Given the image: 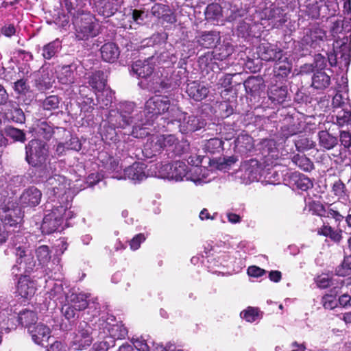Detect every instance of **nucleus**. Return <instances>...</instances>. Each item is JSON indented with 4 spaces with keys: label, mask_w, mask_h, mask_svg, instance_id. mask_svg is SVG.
Here are the masks:
<instances>
[{
    "label": "nucleus",
    "mask_w": 351,
    "mask_h": 351,
    "mask_svg": "<svg viewBox=\"0 0 351 351\" xmlns=\"http://www.w3.org/2000/svg\"><path fill=\"white\" fill-rule=\"evenodd\" d=\"M146 108L149 123L152 121L153 117L166 113L164 119L167 120V125H176L182 134L199 130L206 125V120L201 116L188 115L176 105L171 104L167 97H151L147 101Z\"/></svg>",
    "instance_id": "nucleus-1"
},
{
    "label": "nucleus",
    "mask_w": 351,
    "mask_h": 351,
    "mask_svg": "<svg viewBox=\"0 0 351 351\" xmlns=\"http://www.w3.org/2000/svg\"><path fill=\"white\" fill-rule=\"evenodd\" d=\"M147 102L143 112L140 111L134 102L122 101L116 105L115 108L111 109L110 122L115 125L122 126L125 129L132 125L131 135L135 138H144L149 134V126L152 125L158 117H154L152 121L149 123L148 113L146 108Z\"/></svg>",
    "instance_id": "nucleus-2"
},
{
    "label": "nucleus",
    "mask_w": 351,
    "mask_h": 351,
    "mask_svg": "<svg viewBox=\"0 0 351 351\" xmlns=\"http://www.w3.org/2000/svg\"><path fill=\"white\" fill-rule=\"evenodd\" d=\"M189 149V143L183 137L179 140L174 134H152L148 136L142 150L147 158L159 154L165 150L169 158L182 156Z\"/></svg>",
    "instance_id": "nucleus-3"
},
{
    "label": "nucleus",
    "mask_w": 351,
    "mask_h": 351,
    "mask_svg": "<svg viewBox=\"0 0 351 351\" xmlns=\"http://www.w3.org/2000/svg\"><path fill=\"white\" fill-rule=\"evenodd\" d=\"M3 301L5 305L0 308V326L5 333L16 329L19 324L28 330L29 327L37 323L38 317L34 311L24 309L17 312L16 308L13 309L15 305H9L4 297Z\"/></svg>",
    "instance_id": "nucleus-4"
},
{
    "label": "nucleus",
    "mask_w": 351,
    "mask_h": 351,
    "mask_svg": "<svg viewBox=\"0 0 351 351\" xmlns=\"http://www.w3.org/2000/svg\"><path fill=\"white\" fill-rule=\"evenodd\" d=\"M46 187L49 202L67 206L74 195L82 190V189H75V187H71L70 180L66 177L58 174L47 179Z\"/></svg>",
    "instance_id": "nucleus-5"
},
{
    "label": "nucleus",
    "mask_w": 351,
    "mask_h": 351,
    "mask_svg": "<svg viewBox=\"0 0 351 351\" xmlns=\"http://www.w3.org/2000/svg\"><path fill=\"white\" fill-rule=\"evenodd\" d=\"M231 14L229 16L230 20L234 21L239 17H245V19L241 21L237 27L238 35L242 38H247L250 36H256L254 29L259 23V20L256 16V8L254 6H250L245 4L240 8L236 5L232 7Z\"/></svg>",
    "instance_id": "nucleus-6"
},
{
    "label": "nucleus",
    "mask_w": 351,
    "mask_h": 351,
    "mask_svg": "<svg viewBox=\"0 0 351 351\" xmlns=\"http://www.w3.org/2000/svg\"><path fill=\"white\" fill-rule=\"evenodd\" d=\"M68 207L66 205H59L49 202L47 203V213L45 214L40 228L43 233L49 234L58 230L64 219L73 217V212L68 210Z\"/></svg>",
    "instance_id": "nucleus-7"
},
{
    "label": "nucleus",
    "mask_w": 351,
    "mask_h": 351,
    "mask_svg": "<svg viewBox=\"0 0 351 351\" xmlns=\"http://www.w3.org/2000/svg\"><path fill=\"white\" fill-rule=\"evenodd\" d=\"M165 69L156 72L153 79L147 84V88L154 93H167L180 86L182 84V71H173L170 76H168V73L165 75Z\"/></svg>",
    "instance_id": "nucleus-8"
},
{
    "label": "nucleus",
    "mask_w": 351,
    "mask_h": 351,
    "mask_svg": "<svg viewBox=\"0 0 351 351\" xmlns=\"http://www.w3.org/2000/svg\"><path fill=\"white\" fill-rule=\"evenodd\" d=\"M49 156V147L46 142L39 139H32L25 146V160L28 164L34 167L43 168L47 174L49 170L46 166Z\"/></svg>",
    "instance_id": "nucleus-9"
},
{
    "label": "nucleus",
    "mask_w": 351,
    "mask_h": 351,
    "mask_svg": "<svg viewBox=\"0 0 351 351\" xmlns=\"http://www.w3.org/2000/svg\"><path fill=\"white\" fill-rule=\"evenodd\" d=\"M298 3L313 19L334 16L338 6L333 0H298Z\"/></svg>",
    "instance_id": "nucleus-10"
},
{
    "label": "nucleus",
    "mask_w": 351,
    "mask_h": 351,
    "mask_svg": "<svg viewBox=\"0 0 351 351\" xmlns=\"http://www.w3.org/2000/svg\"><path fill=\"white\" fill-rule=\"evenodd\" d=\"M35 254L39 265L44 268L45 275L53 273L54 278L58 279L64 276L62 265L60 264V258L58 256H54L51 261H50L51 259V251L48 245H40L36 247Z\"/></svg>",
    "instance_id": "nucleus-11"
},
{
    "label": "nucleus",
    "mask_w": 351,
    "mask_h": 351,
    "mask_svg": "<svg viewBox=\"0 0 351 351\" xmlns=\"http://www.w3.org/2000/svg\"><path fill=\"white\" fill-rule=\"evenodd\" d=\"M17 257L16 264L11 269V275L18 278L27 276L36 266V261L25 245H15L14 252Z\"/></svg>",
    "instance_id": "nucleus-12"
},
{
    "label": "nucleus",
    "mask_w": 351,
    "mask_h": 351,
    "mask_svg": "<svg viewBox=\"0 0 351 351\" xmlns=\"http://www.w3.org/2000/svg\"><path fill=\"white\" fill-rule=\"evenodd\" d=\"M73 23L78 40H86L99 34V25L95 17L90 12L82 13L80 17L73 19Z\"/></svg>",
    "instance_id": "nucleus-13"
},
{
    "label": "nucleus",
    "mask_w": 351,
    "mask_h": 351,
    "mask_svg": "<svg viewBox=\"0 0 351 351\" xmlns=\"http://www.w3.org/2000/svg\"><path fill=\"white\" fill-rule=\"evenodd\" d=\"M115 322V317L111 315H103L98 319L96 324L98 326L99 334H103L101 337L108 338L109 341L122 339L128 335L127 328L121 324H112Z\"/></svg>",
    "instance_id": "nucleus-14"
},
{
    "label": "nucleus",
    "mask_w": 351,
    "mask_h": 351,
    "mask_svg": "<svg viewBox=\"0 0 351 351\" xmlns=\"http://www.w3.org/2000/svg\"><path fill=\"white\" fill-rule=\"evenodd\" d=\"M332 118L335 117L336 123L339 126L351 124V106L348 93L337 92L332 100Z\"/></svg>",
    "instance_id": "nucleus-15"
},
{
    "label": "nucleus",
    "mask_w": 351,
    "mask_h": 351,
    "mask_svg": "<svg viewBox=\"0 0 351 351\" xmlns=\"http://www.w3.org/2000/svg\"><path fill=\"white\" fill-rule=\"evenodd\" d=\"M269 6L265 7L261 12L256 10V16L259 21H268L272 27L280 29L288 20L286 13L287 6H278L269 2Z\"/></svg>",
    "instance_id": "nucleus-16"
},
{
    "label": "nucleus",
    "mask_w": 351,
    "mask_h": 351,
    "mask_svg": "<svg viewBox=\"0 0 351 351\" xmlns=\"http://www.w3.org/2000/svg\"><path fill=\"white\" fill-rule=\"evenodd\" d=\"M343 287V281L337 282V285L330 290V293L322 297L323 306L326 309H334L338 304L341 306H351V283L347 285L349 291L343 293L338 300L336 295L339 293L340 289Z\"/></svg>",
    "instance_id": "nucleus-17"
},
{
    "label": "nucleus",
    "mask_w": 351,
    "mask_h": 351,
    "mask_svg": "<svg viewBox=\"0 0 351 351\" xmlns=\"http://www.w3.org/2000/svg\"><path fill=\"white\" fill-rule=\"evenodd\" d=\"M5 195L0 193V202L3 204L0 205V220L5 226H16L19 224L22 220V213L21 208L15 206L14 203L5 202Z\"/></svg>",
    "instance_id": "nucleus-18"
},
{
    "label": "nucleus",
    "mask_w": 351,
    "mask_h": 351,
    "mask_svg": "<svg viewBox=\"0 0 351 351\" xmlns=\"http://www.w3.org/2000/svg\"><path fill=\"white\" fill-rule=\"evenodd\" d=\"M264 173L265 169L262 164L256 159L245 161L239 171L241 179L245 184L259 180L264 176Z\"/></svg>",
    "instance_id": "nucleus-19"
},
{
    "label": "nucleus",
    "mask_w": 351,
    "mask_h": 351,
    "mask_svg": "<svg viewBox=\"0 0 351 351\" xmlns=\"http://www.w3.org/2000/svg\"><path fill=\"white\" fill-rule=\"evenodd\" d=\"M90 295L89 293H86L82 291H80L78 289H68V293L65 296V302H68L75 306L77 310L81 311L86 308L90 309L92 306H90V300L88 299ZM93 307L95 308V313L93 316H95L97 313H98L99 309V305L98 303L93 302Z\"/></svg>",
    "instance_id": "nucleus-20"
},
{
    "label": "nucleus",
    "mask_w": 351,
    "mask_h": 351,
    "mask_svg": "<svg viewBox=\"0 0 351 351\" xmlns=\"http://www.w3.org/2000/svg\"><path fill=\"white\" fill-rule=\"evenodd\" d=\"M92 332L93 328L88 322H80L76 328L75 336L71 344V348L80 350L90 346L93 340Z\"/></svg>",
    "instance_id": "nucleus-21"
},
{
    "label": "nucleus",
    "mask_w": 351,
    "mask_h": 351,
    "mask_svg": "<svg viewBox=\"0 0 351 351\" xmlns=\"http://www.w3.org/2000/svg\"><path fill=\"white\" fill-rule=\"evenodd\" d=\"M117 179H128L134 183H139L148 177L149 174V167L143 162H135L132 165L124 169L123 175L114 176Z\"/></svg>",
    "instance_id": "nucleus-22"
},
{
    "label": "nucleus",
    "mask_w": 351,
    "mask_h": 351,
    "mask_svg": "<svg viewBox=\"0 0 351 351\" xmlns=\"http://www.w3.org/2000/svg\"><path fill=\"white\" fill-rule=\"evenodd\" d=\"M49 278V280H45L46 285L45 289H47L46 293V299L49 298L51 300L58 301L60 303H63L65 302V296L68 293L63 288L62 283L61 282V279L55 278L54 274L51 273L49 275H47Z\"/></svg>",
    "instance_id": "nucleus-23"
},
{
    "label": "nucleus",
    "mask_w": 351,
    "mask_h": 351,
    "mask_svg": "<svg viewBox=\"0 0 351 351\" xmlns=\"http://www.w3.org/2000/svg\"><path fill=\"white\" fill-rule=\"evenodd\" d=\"M157 58L152 56L145 60H138L131 66V71L138 77L147 80V83L154 76L155 64Z\"/></svg>",
    "instance_id": "nucleus-24"
},
{
    "label": "nucleus",
    "mask_w": 351,
    "mask_h": 351,
    "mask_svg": "<svg viewBox=\"0 0 351 351\" xmlns=\"http://www.w3.org/2000/svg\"><path fill=\"white\" fill-rule=\"evenodd\" d=\"M326 38V32L317 25H313L306 29L302 38V44L317 49L321 47Z\"/></svg>",
    "instance_id": "nucleus-25"
},
{
    "label": "nucleus",
    "mask_w": 351,
    "mask_h": 351,
    "mask_svg": "<svg viewBox=\"0 0 351 351\" xmlns=\"http://www.w3.org/2000/svg\"><path fill=\"white\" fill-rule=\"evenodd\" d=\"M211 173L212 172H210V170L202 165L187 167L186 180L192 181L195 185H202L212 180L213 178L210 177Z\"/></svg>",
    "instance_id": "nucleus-26"
},
{
    "label": "nucleus",
    "mask_w": 351,
    "mask_h": 351,
    "mask_svg": "<svg viewBox=\"0 0 351 351\" xmlns=\"http://www.w3.org/2000/svg\"><path fill=\"white\" fill-rule=\"evenodd\" d=\"M258 57L266 62H275L280 60L285 52L276 45L271 43H261L257 49Z\"/></svg>",
    "instance_id": "nucleus-27"
},
{
    "label": "nucleus",
    "mask_w": 351,
    "mask_h": 351,
    "mask_svg": "<svg viewBox=\"0 0 351 351\" xmlns=\"http://www.w3.org/2000/svg\"><path fill=\"white\" fill-rule=\"evenodd\" d=\"M119 7V0H95L93 10L100 16L109 18L117 12Z\"/></svg>",
    "instance_id": "nucleus-28"
},
{
    "label": "nucleus",
    "mask_w": 351,
    "mask_h": 351,
    "mask_svg": "<svg viewBox=\"0 0 351 351\" xmlns=\"http://www.w3.org/2000/svg\"><path fill=\"white\" fill-rule=\"evenodd\" d=\"M27 331L31 335L32 341L42 346H45V343H48L51 338L50 328L42 323L35 324L29 327Z\"/></svg>",
    "instance_id": "nucleus-29"
},
{
    "label": "nucleus",
    "mask_w": 351,
    "mask_h": 351,
    "mask_svg": "<svg viewBox=\"0 0 351 351\" xmlns=\"http://www.w3.org/2000/svg\"><path fill=\"white\" fill-rule=\"evenodd\" d=\"M5 119L16 123H24L25 116L19 104L14 101H8L3 108Z\"/></svg>",
    "instance_id": "nucleus-30"
},
{
    "label": "nucleus",
    "mask_w": 351,
    "mask_h": 351,
    "mask_svg": "<svg viewBox=\"0 0 351 351\" xmlns=\"http://www.w3.org/2000/svg\"><path fill=\"white\" fill-rule=\"evenodd\" d=\"M274 75L276 81L285 80L291 71L292 63L285 53L280 58L274 62Z\"/></svg>",
    "instance_id": "nucleus-31"
},
{
    "label": "nucleus",
    "mask_w": 351,
    "mask_h": 351,
    "mask_svg": "<svg viewBox=\"0 0 351 351\" xmlns=\"http://www.w3.org/2000/svg\"><path fill=\"white\" fill-rule=\"evenodd\" d=\"M110 121V114H108L106 120L104 121L101 125V135L102 139L109 141V143H119L121 141V139L117 129L125 128L122 126L112 124Z\"/></svg>",
    "instance_id": "nucleus-32"
},
{
    "label": "nucleus",
    "mask_w": 351,
    "mask_h": 351,
    "mask_svg": "<svg viewBox=\"0 0 351 351\" xmlns=\"http://www.w3.org/2000/svg\"><path fill=\"white\" fill-rule=\"evenodd\" d=\"M186 92L195 101H201L208 96L209 88L204 83L192 81L187 84Z\"/></svg>",
    "instance_id": "nucleus-33"
},
{
    "label": "nucleus",
    "mask_w": 351,
    "mask_h": 351,
    "mask_svg": "<svg viewBox=\"0 0 351 351\" xmlns=\"http://www.w3.org/2000/svg\"><path fill=\"white\" fill-rule=\"evenodd\" d=\"M36 287L35 282L29 276H21L18 280L16 291L21 298L29 299L34 295Z\"/></svg>",
    "instance_id": "nucleus-34"
},
{
    "label": "nucleus",
    "mask_w": 351,
    "mask_h": 351,
    "mask_svg": "<svg viewBox=\"0 0 351 351\" xmlns=\"http://www.w3.org/2000/svg\"><path fill=\"white\" fill-rule=\"evenodd\" d=\"M42 193L35 186H31L25 189L20 197V204L23 207H34L40 202Z\"/></svg>",
    "instance_id": "nucleus-35"
},
{
    "label": "nucleus",
    "mask_w": 351,
    "mask_h": 351,
    "mask_svg": "<svg viewBox=\"0 0 351 351\" xmlns=\"http://www.w3.org/2000/svg\"><path fill=\"white\" fill-rule=\"evenodd\" d=\"M289 184L293 190L306 191L313 187V182L306 176L295 171L289 176Z\"/></svg>",
    "instance_id": "nucleus-36"
},
{
    "label": "nucleus",
    "mask_w": 351,
    "mask_h": 351,
    "mask_svg": "<svg viewBox=\"0 0 351 351\" xmlns=\"http://www.w3.org/2000/svg\"><path fill=\"white\" fill-rule=\"evenodd\" d=\"M76 66L75 65H64L59 68L56 71L57 78L58 82L62 84H71L75 82V73Z\"/></svg>",
    "instance_id": "nucleus-37"
},
{
    "label": "nucleus",
    "mask_w": 351,
    "mask_h": 351,
    "mask_svg": "<svg viewBox=\"0 0 351 351\" xmlns=\"http://www.w3.org/2000/svg\"><path fill=\"white\" fill-rule=\"evenodd\" d=\"M54 126L50 122L41 119L36 120L33 128V130L37 136L47 141L52 137L54 134Z\"/></svg>",
    "instance_id": "nucleus-38"
},
{
    "label": "nucleus",
    "mask_w": 351,
    "mask_h": 351,
    "mask_svg": "<svg viewBox=\"0 0 351 351\" xmlns=\"http://www.w3.org/2000/svg\"><path fill=\"white\" fill-rule=\"evenodd\" d=\"M172 165L171 163L152 164L149 165V174L151 177H156L162 179H167L171 180L172 178L171 173Z\"/></svg>",
    "instance_id": "nucleus-39"
},
{
    "label": "nucleus",
    "mask_w": 351,
    "mask_h": 351,
    "mask_svg": "<svg viewBox=\"0 0 351 351\" xmlns=\"http://www.w3.org/2000/svg\"><path fill=\"white\" fill-rule=\"evenodd\" d=\"M102 59L107 62H114L120 55L118 46L114 43H105L100 49Z\"/></svg>",
    "instance_id": "nucleus-40"
},
{
    "label": "nucleus",
    "mask_w": 351,
    "mask_h": 351,
    "mask_svg": "<svg viewBox=\"0 0 351 351\" xmlns=\"http://www.w3.org/2000/svg\"><path fill=\"white\" fill-rule=\"evenodd\" d=\"M261 150L265 161L278 158V151L276 147V143L273 139H264L261 143Z\"/></svg>",
    "instance_id": "nucleus-41"
},
{
    "label": "nucleus",
    "mask_w": 351,
    "mask_h": 351,
    "mask_svg": "<svg viewBox=\"0 0 351 351\" xmlns=\"http://www.w3.org/2000/svg\"><path fill=\"white\" fill-rule=\"evenodd\" d=\"M219 40L220 36L218 32H206L197 38V42L202 47L209 49L216 47Z\"/></svg>",
    "instance_id": "nucleus-42"
},
{
    "label": "nucleus",
    "mask_w": 351,
    "mask_h": 351,
    "mask_svg": "<svg viewBox=\"0 0 351 351\" xmlns=\"http://www.w3.org/2000/svg\"><path fill=\"white\" fill-rule=\"evenodd\" d=\"M319 145L323 149L330 150L338 144L337 137L330 134L326 130H321L317 134Z\"/></svg>",
    "instance_id": "nucleus-43"
},
{
    "label": "nucleus",
    "mask_w": 351,
    "mask_h": 351,
    "mask_svg": "<svg viewBox=\"0 0 351 351\" xmlns=\"http://www.w3.org/2000/svg\"><path fill=\"white\" fill-rule=\"evenodd\" d=\"M62 49V42L57 38L46 45L42 48V56L45 60H51L57 56Z\"/></svg>",
    "instance_id": "nucleus-44"
},
{
    "label": "nucleus",
    "mask_w": 351,
    "mask_h": 351,
    "mask_svg": "<svg viewBox=\"0 0 351 351\" xmlns=\"http://www.w3.org/2000/svg\"><path fill=\"white\" fill-rule=\"evenodd\" d=\"M88 84L95 93L100 92L106 86V79L101 71H97L91 74L88 78Z\"/></svg>",
    "instance_id": "nucleus-45"
},
{
    "label": "nucleus",
    "mask_w": 351,
    "mask_h": 351,
    "mask_svg": "<svg viewBox=\"0 0 351 351\" xmlns=\"http://www.w3.org/2000/svg\"><path fill=\"white\" fill-rule=\"evenodd\" d=\"M330 84V77L324 71H317L312 76V86L317 90H324Z\"/></svg>",
    "instance_id": "nucleus-46"
},
{
    "label": "nucleus",
    "mask_w": 351,
    "mask_h": 351,
    "mask_svg": "<svg viewBox=\"0 0 351 351\" xmlns=\"http://www.w3.org/2000/svg\"><path fill=\"white\" fill-rule=\"evenodd\" d=\"M287 94L288 90L286 86H278L274 85L270 88L269 98L274 103L282 104L286 101Z\"/></svg>",
    "instance_id": "nucleus-47"
},
{
    "label": "nucleus",
    "mask_w": 351,
    "mask_h": 351,
    "mask_svg": "<svg viewBox=\"0 0 351 351\" xmlns=\"http://www.w3.org/2000/svg\"><path fill=\"white\" fill-rule=\"evenodd\" d=\"M235 147L241 153L250 152L254 147L253 138L247 134H241L235 140Z\"/></svg>",
    "instance_id": "nucleus-48"
},
{
    "label": "nucleus",
    "mask_w": 351,
    "mask_h": 351,
    "mask_svg": "<svg viewBox=\"0 0 351 351\" xmlns=\"http://www.w3.org/2000/svg\"><path fill=\"white\" fill-rule=\"evenodd\" d=\"M171 173L172 178L171 180H175L176 182L182 181L184 178L186 179V176L187 175V166L183 161H176L173 163H171Z\"/></svg>",
    "instance_id": "nucleus-49"
},
{
    "label": "nucleus",
    "mask_w": 351,
    "mask_h": 351,
    "mask_svg": "<svg viewBox=\"0 0 351 351\" xmlns=\"http://www.w3.org/2000/svg\"><path fill=\"white\" fill-rule=\"evenodd\" d=\"M216 60L215 56L213 51H208L199 57L198 63L202 69L214 71L217 68L218 70H221V69L216 63Z\"/></svg>",
    "instance_id": "nucleus-50"
},
{
    "label": "nucleus",
    "mask_w": 351,
    "mask_h": 351,
    "mask_svg": "<svg viewBox=\"0 0 351 351\" xmlns=\"http://www.w3.org/2000/svg\"><path fill=\"white\" fill-rule=\"evenodd\" d=\"M114 93L108 88H104L100 92L95 93L97 101L100 108H105L110 106L112 102Z\"/></svg>",
    "instance_id": "nucleus-51"
},
{
    "label": "nucleus",
    "mask_w": 351,
    "mask_h": 351,
    "mask_svg": "<svg viewBox=\"0 0 351 351\" xmlns=\"http://www.w3.org/2000/svg\"><path fill=\"white\" fill-rule=\"evenodd\" d=\"M83 0H64L66 9L71 15L73 16V19L80 17L82 13Z\"/></svg>",
    "instance_id": "nucleus-52"
},
{
    "label": "nucleus",
    "mask_w": 351,
    "mask_h": 351,
    "mask_svg": "<svg viewBox=\"0 0 351 351\" xmlns=\"http://www.w3.org/2000/svg\"><path fill=\"white\" fill-rule=\"evenodd\" d=\"M234 51V47L228 42H223V44L219 47H215L213 54L215 56V59L219 61H222L230 56Z\"/></svg>",
    "instance_id": "nucleus-53"
},
{
    "label": "nucleus",
    "mask_w": 351,
    "mask_h": 351,
    "mask_svg": "<svg viewBox=\"0 0 351 351\" xmlns=\"http://www.w3.org/2000/svg\"><path fill=\"white\" fill-rule=\"evenodd\" d=\"M204 149L210 154H220L223 150V142L219 138H213L204 144Z\"/></svg>",
    "instance_id": "nucleus-54"
},
{
    "label": "nucleus",
    "mask_w": 351,
    "mask_h": 351,
    "mask_svg": "<svg viewBox=\"0 0 351 351\" xmlns=\"http://www.w3.org/2000/svg\"><path fill=\"white\" fill-rule=\"evenodd\" d=\"M292 162L304 171L309 172L314 168L313 162L305 155H294Z\"/></svg>",
    "instance_id": "nucleus-55"
},
{
    "label": "nucleus",
    "mask_w": 351,
    "mask_h": 351,
    "mask_svg": "<svg viewBox=\"0 0 351 351\" xmlns=\"http://www.w3.org/2000/svg\"><path fill=\"white\" fill-rule=\"evenodd\" d=\"M204 14L206 20L219 21L222 16V9L218 3H210L206 7Z\"/></svg>",
    "instance_id": "nucleus-56"
},
{
    "label": "nucleus",
    "mask_w": 351,
    "mask_h": 351,
    "mask_svg": "<svg viewBox=\"0 0 351 351\" xmlns=\"http://www.w3.org/2000/svg\"><path fill=\"white\" fill-rule=\"evenodd\" d=\"M241 317L247 322L252 323L260 320L262 315L258 308L249 306L247 309L241 311Z\"/></svg>",
    "instance_id": "nucleus-57"
},
{
    "label": "nucleus",
    "mask_w": 351,
    "mask_h": 351,
    "mask_svg": "<svg viewBox=\"0 0 351 351\" xmlns=\"http://www.w3.org/2000/svg\"><path fill=\"white\" fill-rule=\"evenodd\" d=\"M237 125L234 123L224 122L220 128V133L226 141L232 139L237 134Z\"/></svg>",
    "instance_id": "nucleus-58"
},
{
    "label": "nucleus",
    "mask_w": 351,
    "mask_h": 351,
    "mask_svg": "<svg viewBox=\"0 0 351 351\" xmlns=\"http://www.w3.org/2000/svg\"><path fill=\"white\" fill-rule=\"evenodd\" d=\"M295 145L298 152H303L313 148L315 145V143L309 138L299 136V138L295 141Z\"/></svg>",
    "instance_id": "nucleus-59"
},
{
    "label": "nucleus",
    "mask_w": 351,
    "mask_h": 351,
    "mask_svg": "<svg viewBox=\"0 0 351 351\" xmlns=\"http://www.w3.org/2000/svg\"><path fill=\"white\" fill-rule=\"evenodd\" d=\"M351 271V255L345 256L340 265L336 269L335 273L339 276H346Z\"/></svg>",
    "instance_id": "nucleus-60"
},
{
    "label": "nucleus",
    "mask_w": 351,
    "mask_h": 351,
    "mask_svg": "<svg viewBox=\"0 0 351 351\" xmlns=\"http://www.w3.org/2000/svg\"><path fill=\"white\" fill-rule=\"evenodd\" d=\"M302 131V128L299 123H293L289 125H285L281 128L282 135L286 138L300 133Z\"/></svg>",
    "instance_id": "nucleus-61"
},
{
    "label": "nucleus",
    "mask_w": 351,
    "mask_h": 351,
    "mask_svg": "<svg viewBox=\"0 0 351 351\" xmlns=\"http://www.w3.org/2000/svg\"><path fill=\"white\" fill-rule=\"evenodd\" d=\"M5 132L8 136L15 141L23 143L25 141V134L22 130L8 126L5 128Z\"/></svg>",
    "instance_id": "nucleus-62"
},
{
    "label": "nucleus",
    "mask_w": 351,
    "mask_h": 351,
    "mask_svg": "<svg viewBox=\"0 0 351 351\" xmlns=\"http://www.w3.org/2000/svg\"><path fill=\"white\" fill-rule=\"evenodd\" d=\"M28 79L21 78L19 79L14 83V90L19 95H25L29 91L30 86L27 83Z\"/></svg>",
    "instance_id": "nucleus-63"
},
{
    "label": "nucleus",
    "mask_w": 351,
    "mask_h": 351,
    "mask_svg": "<svg viewBox=\"0 0 351 351\" xmlns=\"http://www.w3.org/2000/svg\"><path fill=\"white\" fill-rule=\"evenodd\" d=\"M308 210L313 215L326 217L328 212L324 206L319 202L313 201L308 204Z\"/></svg>",
    "instance_id": "nucleus-64"
}]
</instances>
